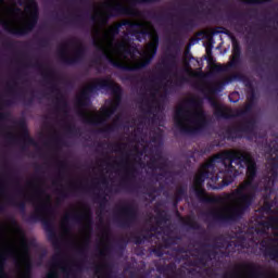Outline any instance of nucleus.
Returning <instances> with one entry per match:
<instances>
[{
    "instance_id": "nucleus-12",
    "label": "nucleus",
    "mask_w": 278,
    "mask_h": 278,
    "mask_svg": "<svg viewBox=\"0 0 278 278\" xmlns=\"http://www.w3.org/2000/svg\"><path fill=\"white\" fill-rule=\"evenodd\" d=\"M48 277H49V278H55V277H58V273L55 271V269H51V270L48 273Z\"/></svg>"
},
{
    "instance_id": "nucleus-3",
    "label": "nucleus",
    "mask_w": 278,
    "mask_h": 278,
    "mask_svg": "<svg viewBox=\"0 0 278 278\" xmlns=\"http://www.w3.org/2000/svg\"><path fill=\"white\" fill-rule=\"evenodd\" d=\"M37 21L36 0H0V25L10 34H27Z\"/></svg>"
},
{
    "instance_id": "nucleus-9",
    "label": "nucleus",
    "mask_w": 278,
    "mask_h": 278,
    "mask_svg": "<svg viewBox=\"0 0 278 278\" xmlns=\"http://www.w3.org/2000/svg\"><path fill=\"white\" fill-rule=\"evenodd\" d=\"M113 10L122 14H127L128 16H138V11L131 5L124 7L122 8V10H119L118 8H113Z\"/></svg>"
},
{
    "instance_id": "nucleus-13",
    "label": "nucleus",
    "mask_w": 278,
    "mask_h": 278,
    "mask_svg": "<svg viewBox=\"0 0 278 278\" xmlns=\"http://www.w3.org/2000/svg\"><path fill=\"white\" fill-rule=\"evenodd\" d=\"M151 1H155V0H144L146 3H150Z\"/></svg>"
},
{
    "instance_id": "nucleus-10",
    "label": "nucleus",
    "mask_w": 278,
    "mask_h": 278,
    "mask_svg": "<svg viewBox=\"0 0 278 278\" xmlns=\"http://www.w3.org/2000/svg\"><path fill=\"white\" fill-rule=\"evenodd\" d=\"M227 109L220 104H215V115L225 116Z\"/></svg>"
},
{
    "instance_id": "nucleus-8",
    "label": "nucleus",
    "mask_w": 278,
    "mask_h": 278,
    "mask_svg": "<svg viewBox=\"0 0 278 278\" xmlns=\"http://www.w3.org/2000/svg\"><path fill=\"white\" fill-rule=\"evenodd\" d=\"M34 203L37 212H47L51 207V198L40 193L36 195Z\"/></svg>"
},
{
    "instance_id": "nucleus-1",
    "label": "nucleus",
    "mask_w": 278,
    "mask_h": 278,
    "mask_svg": "<svg viewBox=\"0 0 278 278\" xmlns=\"http://www.w3.org/2000/svg\"><path fill=\"white\" fill-rule=\"evenodd\" d=\"M112 3H114V0H108L98 7L94 12V42L98 49L102 51L113 66H117L118 68L135 71V68L147 66L157 52V31H155L153 24L141 20L136 24H128L127 29L128 34L135 36L137 40L147 38L148 36L150 42L142 51L129 46V41L125 39L114 42V36L118 34L123 24L115 23L109 28H105L108 21H110L111 16H114L112 14Z\"/></svg>"
},
{
    "instance_id": "nucleus-7",
    "label": "nucleus",
    "mask_w": 278,
    "mask_h": 278,
    "mask_svg": "<svg viewBox=\"0 0 278 278\" xmlns=\"http://www.w3.org/2000/svg\"><path fill=\"white\" fill-rule=\"evenodd\" d=\"M111 114H114V105L104 106L100 112L85 113V121H87V123H103V121L110 118Z\"/></svg>"
},
{
    "instance_id": "nucleus-11",
    "label": "nucleus",
    "mask_w": 278,
    "mask_h": 278,
    "mask_svg": "<svg viewBox=\"0 0 278 278\" xmlns=\"http://www.w3.org/2000/svg\"><path fill=\"white\" fill-rule=\"evenodd\" d=\"M237 278H249L251 277V274L249 271V267H244L236 275Z\"/></svg>"
},
{
    "instance_id": "nucleus-5",
    "label": "nucleus",
    "mask_w": 278,
    "mask_h": 278,
    "mask_svg": "<svg viewBox=\"0 0 278 278\" xmlns=\"http://www.w3.org/2000/svg\"><path fill=\"white\" fill-rule=\"evenodd\" d=\"M174 121L181 131H197V129H201L205 125L203 106L199 103L190 106L188 101H184L177 105Z\"/></svg>"
},
{
    "instance_id": "nucleus-2",
    "label": "nucleus",
    "mask_w": 278,
    "mask_h": 278,
    "mask_svg": "<svg viewBox=\"0 0 278 278\" xmlns=\"http://www.w3.org/2000/svg\"><path fill=\"white\" fill-rule=\"evenodd\" d=\"M231 162H236L239 168H248L247 180L235 192L227 194L219 201V205L215 210V215L218 218H236L240 216L253 201L255 194V185H253V177H255V162L249 152L244 151H224L216 154L207 163L202 165L194 177L193 188L198 197H205L203 189V181L210 177V173L214 170L216 164H223L225 167V176L223 179L224 186H229L235 177H238V170L231 166Z\"/></svg>"
},
{
    "instance_id": "nucleus-4",
    "label": "nucleus",
    "mask_w": 278,
    "mask_h": 278,
    "mask_svg": "<svg viewBox=\"0 0 278 278\" xmlns=\"http://www.w3.org/2000/svg\"><path fill=\"white\" fill-rule=\"evenodd\" d=\"M12 257L17 265L29 270V244L18 226L0 224V262Z\"/></svg>"
},
{
    "instance_id": "nucleus-6",
    "label": "nucleus",
    "mask_w": 278,
    "mask_h": 278,
    "mask_svg": "<svg viewBox=\"0 0 278 278\" xmlns=\"http://www.w3.org/2000/svg\"><path fill=\"white\" fill-rule=\"evenodd\" d=\"M93 88H111L115 92V102L118 101V94H121V87L114 83L111 78H99L93 80L92 85L85 89V92L93 90Z\"/></svg>"
}]
</instances>
